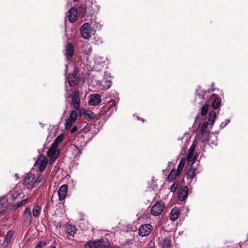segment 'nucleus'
Here are the masks:
<instances>
[{
	"label": "nucleus",
	"instance_id": "nucleus-1",
	"mask_svg": "<svg viewBox=\"0 0 248 248\" xmlns=\"http://www.w3.org/2000/svg\"><path fill=\"white\" fill-rule=\"evenodd\" d=\"M35 175L31 173L26 174L23 180V185L28 189H31L35 187Z\"/></svg>",
	"mask_w": 248,
	"mask_h": 248
},
{
	"label": "nucleus",
	"instance_id": "nucleus-2",
	"mask_svg": "<svg viewBox=\"0 0 248 248\" xmlns=\"http://www.w3.org/2000/svg\"><path fill=\"white\" fill-rule=\"evenodd\" d=\"M164 209V203L162 201L156 202L151 209V215L157 216L161 214Z\"/></svg>",
	"mask_w": 248,
	"mask_h": 248
},
{
	"label": "nucleus",
	"instance_id": "nucleus-3",
	"mask_svg": "<svg viewBox=\"0 0 248 248\" xmlns=\"http://www.w3.org/2000/svg\"><path fill=\"white\" fill-rule=\"evenodd\" d=\"M63 54L67 61H71L74 54V45L71 43H68L65 46Z\"/></svg>",
	"mask_w": 248,
	"mask_h": 248
},
{
	"label": "nucleus",
	"instance_id": "nucleus-4",
	"mask_svg": "<svg viewBox=\"0 0 248 248\" xmlns=\"http://www.w3.org/2000/svg\"><path fill=\"white\" fill-rule=\"evenodd\" d=\"M216 116L217 114L215 111L212 110L210 112L208 115V120L203 124L201 131H202V132L203 131H209L207 130L208 125H212L214 124Z\"/></svg>",
	"mask_w": 248,
	"mask_h": 248
},
{
	"label": "nucleus",
	"instance_id": "nucleus-5",
	"mask_svg": "<svg viewBox=\"0 0 248 248\" xmlns=\"http://www.w3.org/2000/svg\"><path fill=\"white\" fill-rule=\"evenodd\" d=\"M47 164V159L43 155H40L34 164V167L38 169L40 172L44 170Z\"/></svg>",
	"mask_w": 248,
	"mask_h": 248
},
{
	"label": "nucleus",
	"instance_id": "nucleus-6",
	"mask_svg": "<svg viewBox=\"0 0 248 248\" xmlns=\"http://www.w3.org/2000/svg\"><path fill=\"white\" fill-rule=\"evenodd\" d=\"M79 95V93L78 91H74L71 95L72 104L76 110H78L80 108V98Z\"/></svg>",
	"mask_w": 248,
	"mask_h": 248
},
{
	"label": "nucleus",
	"instance_id": "nucleus-7",
	"mask_svg": "<svg viewBox=\"0 0 248 248\" xmlns=\"http://www.w3.org/2000/svg\"><path fill=\"white\" fill-rule=\"evenodd\" d=\"M152 228L150 224L142 225L139 229V234L141 237L148 236L151 233Z\"/></svg>",
	"mask_w": 248,
	"mask_h": 248
},
{
	"label": "nucleus",
	"instance_id": "nucleus-8",
	"mask_svg": "<svg viewBox=\"0 0 248 248\" xmlns=\"http://www.w3.org/2000/svg\"><path fill=\"white\" fill-rule=\"evenodd\" d=\"M104 239H101L96 240H91L84 245L85 248H103V243Z\"/></svg>",
	"mask_w": 248,
	"mask_h": 248
},
{
	"label": "nucleus",
	"instance_id": "nucleus-9",
	"mask_svg": "<svg viewBox=\"0 0 248 248\" xmlns=\"http://www.w3.org/2000/svg\"><path fill=\"white\" fill-rule=\"evenodd\" d=\"M90 24L88 22L84 23L80 28L81 37L84 39H88L91 37L90 32Z\"/></svg>",
	"mask_w": 248,
	"mask_h": 248
},
{
	"label": "nucleus",
	"instance_id": "nucleus-10",
	"mask_svg": "<svg viewBox=\"0 0 248 248\" xmlns=\"http://www.w3.org/2000/svg\"><path fill=\"white\" fill-rule=\"evenodd\" d=\"M86 8L88 14L91 16H93L95 14L97 13L99 9V6L94 2L90 3L86 6Z\"/></svg>",
	"mask_w": 248,
	"mask_h": 248
},
{
	"label": "nucleus",
	"instance_id": "nucleus-11",
	"mask_svg": "<svg viewBox=\"0 0 248 248\" xmlns=\"http://www.w3.org/2000/svg\"><path fill=\"white\" fill-rule=\"evenodd\" d=\"M67 17L70 22H75L78 18L77 9L75 7H71L68 12Z\"/></svg>",
	"mask_w": 248,
	"mask_h": 248
},
{
	"label": "nucleus",
	"instance_id": "nucleus-12",
	"mask_svg": "<svg viewBox=\"0 0 248 248\" xmlns=\"http://www.w3.org/2000/svg\"><path fill=\"white\" fill-rule=\"evenodd\" d=\"M103 112L106 113H108V115H110L114 110H116L115 105L114 102H109L107 105L104 106L102 108Z\"/></svg>",
	"mask_w": 248,
	"mask_h": 248
},
{
	"label": "nucleus",
	"instance_id": "nucleus-13",
	"mask_svg": "<svg viewBox=\"0 0 248 248\" xmlns=\"http://www.w3.org/2000/svg\"><path fill=\"white\" fill-rule=\"evenodd\" d=\"M188 189L187 186L178 188V198L180 201H184L187 197Z\"/></svg>",
	"mask_w": 248,
	"mask_h": 248
},
{
	"label": "nucleus",
	"instance_id": "nucleus-14",
	"mask_svg": "<svg viewBox=\"0 0 248 248\" xmlns=\"http://www.w3.org/2000/svg\"><path fill=\"white\" fill-rule=\"evenodd\" d=\"M67 193V186L66 185H62L58 191L59 199L60 201L65 199Z\"/></svg>",
	"mask_w": 248,
	"mask_h": 248
},
{
	"label": "nucleus",
	"instance_id": "nucleus-15",
	"mask_svg": "<svg viewBox=\"0 0 248 248\" xmlns=\"http://www.w3.org/2000/svg\"><path fill=\"white\" fill-rule=\"evenodd\" d=\"M56 149L51 147V149L47 152V156L50 158V163L55 161L59 156V151H57Z\"/></svg>",
	"mask_w": 248,
	"mask_h": 248
},
{
	"label": "nucleus",
	"instance_id": "nucleus-16",
	"mask_svg": "<svg viewBox=\"0 0 248 248\" xmlns=\"http://www.w3.org/2000/svg\"><path fill=\"white\" fill-rule=\"evenodd\" d=\"M101 101V97L98 94H93L90 96L89 104L92 106L98 105Z\"/></svg>",
	"mask_w": 248,
	"mask_h": 248
},
{
	"label": "nucleus",
	"instance_id": "nucleus-17",
	"mask_svg": "<svg viewBox=\"0 0 248 248\" xmlns=\"http://www.w3.org/2000/svg\"><path fill=\"white\" fill-rule=\"evenodd\" d=\"M180 211L178 207H174L170 213V219L173 221L176 220L178 217Z\"/></svg>",
	"mask_w": 248,
	"mask_h": 248
},
{
	"label": "nucleus",
	"instance_id": "nucleus-18",
	"mask_svg": "<svg viewBox=\"0 0 248 248\" xmlns=\"http://www.w3.org/2000/svg\"><path fill=\"white\" fill-rule=\"evenodd\" d=\"M213 96H215V98L212 103V107L214 109H217L220 106L221 103V99L220 97H218L216 94H213Z\"/></svg>",
	"mask_w": 248,
	"mask_h": 248
},
{
	"label": "nucleus",
	"instance_id": "nucleus-19",
	"mask_svg": "<svg viewBox=\"0 0 248 248\" xmlns=\"http://www.w3.org/2000/svg\"><path fill=\"white\" fill-rule=\"evenodd\" d=\"M197 154L188 153L187 155V165L189 166H192L195 162Z\"/></svg>",
	"mask_w": 248,
	"mask_h": 248
},
{
	"label": "nucleus",
	"instance_id": "nucleus-20",
	"mask_svg": "<svg viewBox=\"0 0 248 248\" xmlns=\"http://www.w3.org/2000/svg\"><path fill=\"white\" fill-rule=\"evenodd\" d=\"M67 80L71 87L75 86L77 84V79L76 76L74 73L69 74L67 77Z\"/></svg>",
	"mask_w": 248,
	"mask_h": 248
},
{
	"label": "nucleus",
	"instance_id": "nucleus-21",
	"mask_svg": "<svg viewBox=\"0 0 248 248\" xmlns=\"http://www.w3.org/2000/svg\"><path fill=\"white\" fill-rule=\"evenodd\" d=\"M66 231L67 233L72 237H74L76 233L77 229L75 226L68 224L66 227Z\"/></svg>",
	"mask_w": 248,
	"mask_h": 248
},
{
	"label": "nucleus",
	"instance_id": "nucleus-22",
	"mask_svg": "<svg viewBox=\"0 0 248 248\" xmlns=\"http://www.w3.org/2000/svg\"><path fill=\"white\" fill-rule=\"evenodd\" d=\"M180 174H177V171L176 169H172L169 174L167 180L169 182H173L176 178L177 176H179Z\"/></svg>",
	"mask_w": 248,
	"mask_h": 248
},
{
	"label": "nucleus",
	"instance_id": "nucleus-23",
	"mask_svg": "<svg viewBox=\"0 0 248 248\" xmlns=\"http://www.w3.org/2000/svg\"><path fill=\"white\" fill-rule=\"evenodd\" d=\"M83 114L85 118L88 120L93 119L95 116L93 112L88 109H84Z\"/></svg>",
	"mask_w": 248,
	"mask_h": 248
},
{
	"label": "nucleus",
	"instance_id": "nucleus-24",
	"mask_svg": "<svg viewBox=\"0 0 248 248\" xmlns=\"http://www.w3.org/2000/svg\"><path fill=\"white\" fill-rule=\"evenodd\" d=\"M200 133L201 135V138L202 142L210 140V138H212L209 131H203V132L202 131H200Z\"/></svg>",
	"mask_w": 248,
	"mask_h": 248
},
{
	"label": "nucleus",
	"instance_id": "nucleus-25",
	"mask_svg": "<svg viewBox=\"0 0 248 248\" xmlns=\"http://www.w3.org/2000/svg\"><path fill=\"white\" fill-rule=\"evenodd\" d=\"M86 14H88L86 6L81 5L77 9V15H78L80 17H83Z\"/></svg>",
	"mask_w": 248,
	"mask_h": 248
},
{
	"label": "nucleus",
	"instance_id": "nucleus-26",
	"mask_svg": "<svg viewBox=\"0 0 248 248\" xmlns=\"http://www.w3.org/2000/svg\"><path fill=\"white\" fill-rule=\"evenodd\" d=\"M196 169L192 166H189L186 173V176L187 179H192L195 176Z\"/></svg>",
	"mask_w": 248,
	"mask_h": 248
},
{
	"label": "nucleus",
	"instance_id": "nucleus-27",
	"mask_svg": "<svg viewBox=\"0 0 248 248\" xmlns=\"http://www.w3.org/2000/svg\"><path fill=\"white\" fill-rule=\"evenodd\" d=\"M160 245L162 248H171V241L170 239L166 237L162 240Z\"/></svg>",
	"mask_w": 248,
	"mask_h": 248
},
{
	"label": "nucleus",
	"instance_id": "nucleus-28",
	"mask_svg": "<svg viewBox=\"0 0 248 248\" xmlns=\"http://www.w3.org/2000/svg\"><path fill=\"white\" fill-rule=\"evenodd\" d=\"M46 181V178L44 175L40 174L35 179V187H37L41 183H45Z\"/></svg>",
	"mask_w": 248,
	"mask_h": 248
},
{
	"label": "nucleus",
	"instance_id": "nucleus-29",
	"mask_svg": "<svg viewBox=\"0 0 248 248\" xmlns=\"http://www.w3.org/2000/svg\"><path fill=\"white\" fill-rule=\"evenodd\" d=\"M63 139V135L61 134L58 136L56 139L53 142V143L51 144V147L53 148H57L58 147V144L61 143Z\"/></svg>",
	"mask_w": 248,
	"mask_h": 248
},
{
	"label": "nucleus",
	"instance_id": "nucleus-30",
	"mask_svg": "<svg viewBox=\"0 0 248 248\" xmlns=\"http://www.w3.org/2000/svg\"><path fill=\"white\" fill-rule=\"evenodd\" d=\"M185 162H186V160L184 158L181 160V161H180V162L178 165L177 169L176 170V171H177V174H181V173L183 170V169L184 167Z\"/></svg>",
	"mask_w": 248,
	"mask_h": 248
},
{
	"label": "nucleus",
	"instance_id": "nucleus-31",
	"mask_svg": "<svg viewBox=\"0 0 248 248\" xmlns=\"http://www.w3.org/2000/svg\"><path fill=\"white\" fill-rule=\"evenodd\" d=\"M40 210L41 208L40 206L36 205H34L32 209L33 216L34 217H37L39 215Z\"/></svg>",
	"mask_w": 248,
	"mask_h": 248
},
{
	"label": "nucleus",
	"instance_id": "nucleus-32",
	"mask_svg": "<svg viewBox=\"0 0 248 248\" xmlns=\"http://www.w3.org/2000/svg\"><path fill=\"white\" fill-rule=\"evenodd\" d=\"M120 248L119 247L116 245H111L110 243L106 240V241L104 240V242L103 243V248Z\"/></svg>",
	"mask_w": 248,
	"mask_h": 248
},
{
	"label": "nucleus",
	"instance_id": "nucleus-33",
	"mask_svg": "<svg viewBox=\"0 0 248 248\" xmlns=\"http://www.w3.org/2000/svg\"><path fill=\"white\" fill-rule=\"evenodd\" d=\"M209 108L208 104H204L201 110V115L202 116H204L207 113Z\"/></svg>",
	"mask_w": 248,
	"mask_h": 248
},
{
	"label": "nucleus",
	"instance_id": "nucleus-34",
	"mask_svg": "<svg viewBox=\"0 0 248 248\" xmlns=\"http://www.w3.org/2000/svg\"><path fill=\"white\" fill-rule=\"evenodd\" d=\"M14 231H8L6 236L4 238V241L7 243H8L9 242H10L12 236L14 235Z\"/></svg>",
	"mask_w": 248,
	"mask_h": 248
},
{
	"label": "nucleus",
	"instance_id": "nucleus-35",
	"mask_svg": "<svg viewBox=\"0 0 248 248\" xmlns=\"http://www.w3.org/2000/svg\"><path fill=\"white\" fill-rule=\"evenodd\" d=\"M74 147L75 148V149H74V152L76 154V155L79 156L81 154V152L82 150V147H81L80 148L78 147L77 142L75 143Z\"/></svg>",
	"mask_w": 248,
	"mask_h": 248
},
{
	"label": "nucleus",
	"instance_id": "nucleus-36",
	"mask_svg": "<svg viewBox=\"0 0 248 248\" xmlns=\"http://www.w3.org/2000/svg\"><path fill=\"white\" fill-rule=\"evenodd\" d=\"M77 117V113L75 110H72L70 114L69 118L68 119L72 120L73 122H75Z\"/></svg>",
	"mask_w": 248,
	"mask_h": 248
},
{
	"label": "nucleus",
	"instance_id": "nucleus-37",
	"mask_svg": "<svg viewBox=\"0 0 248 248\" xmlns=\"http://www.w3.org/2000/svg\"><path fill=\"white\" fill-rule=\"evenodd\" d=\"M74 122H73L72 120H70L68 119H66L65 123V129H69L71 127L73 123Z\"/></svg>",
	"mask_w": 248,
	"mask_h": 248
},
{
	"label": "nucleus",
	"instance_id": "nucleus-38",
	"mask_svg": "<svg viewBox=\"0 0 248 248\" xmlns=\"http://www.w3.org/2000/svg\"><path fill=\"white\" fill-rule=\"evenodd\" d=\"M23 218L24 221L26 222L31 223V215H24Z\"/></svg>",
	"mask_w": 248,
	"mask_h": 248
},
{
	"label": "nucleus",
	"instance_id": "nucleus-39",
	"mask_svg": "<svg viewBox=\"0 0 248 248\" xmlns=\"http://www.w3.org/2000/svg\"><path fill=\"white\" fill-rule=\"evenodd\" d=\"M178 186V184L177 183H173L170 187L171 192H174L176 191Z\"/></svg>",
	"mask_w": 248,
	"mask_h": 248
},
{
	"label": "nucleus",
	"instance_id": "nucleus-40",
	"mask_svg": "<svg viewBox=\"0 0 248 248\" xmlns=\"http://www.w3.org/2000/svg\"><path fill=\"white\" fill-rule=\"evenodd\" d=\"M46 245V242L40 241L37 244V245L35 247V248H43Z\"/></svg>",
	"mask_w": 248,
	"mask_h": 248
},
{
	"label": "nucleus",
	"instance_id": "nucleus-41",
	"mask_svg": "<svg viewBox=\"0 0 248 248\" xmlns=\"http://www.w3.org/2000/svg\"><path fill=\"white\" fill-rule=\"evenodd\" d=\"M230 121L229 119H226L224 122L221 123L219 125L220 128L222 129L224 128L229 123Z\"/></svg>",
	"mask_w": 248,
	"mask_h": 248
},
{
	"label": "nucleus",
	"instance_id": "nucleus-42",
	"mask_svg": "<svg viewBox=\"0 0 248 248\" xmlns=\"http://www.w3.org/2000/svg\"><path fill=\"white\" fill-rule=\"evenodd\" d=\"M28 202V200L26 199H24L23 200H22L21 202H20L18 203L17 204L18 205V206L20 207H21L24 205H25Z\"/></svg>",
	"mask_w": 248,
	"mask_h": 248
},
{
	"label": "nucleus",
	"instance_id": "nucleus-43",
	"mask_svg": "<svg viewBox=\"0 0 248 248\" xmlns=\"http://www.w3.org/2000/svg\"><path fill=\"white\" fill-rule=\"evenodd\" d=\"M78 128L77 126H74L71 130V133L72 134H75L76 133L78 132Z\"/></svg>",
	"mask_w": 248,
	"mask_h": 248
},
{
	"label": "nucleus",
	"instance_id": "nucleus-44",
	"mask_svg": "<svg viewBox=\"0 0 248 248\" xmlns=\"http://www.w3.org/2000/svg\"><path fill=\"white\" fill-rule=\"evenodd\" d=\"M195 146L194 145H192L190 149H189V152L188 153H191V154H197V153L195 152L194 151H195Z\"/></svg>",
	"mask_w": 248,
	"mask_h": 248
},
{
	"label": "nucleus",
	"instance_id": "nucleus-45",
	"mask_svg": "<svg viewBox=\"0 0 248 248\" xmlns=\"http://www.w3.org/2000/svg\"><path fill=\"white\" fill-rule=\"evenodd\" d=\"M212 135L214 136V138L215 139L212 140V141H211V143L212 144L215 145H217V137L216 136H214L213 133H212Z\"/></svg>",
	"mask_w": 248,
	"mask_h": 248
},
{
	"label": "nucleus",
	"instance_id": "nucleus-46",
	"mask_svg": "<svg viewBox=\"0 0 248 248\" xmlns=\"http://www.w3.org/2000/svg\"><path fill=\"white\" fill-rule=\"evenodd\" d=\"M24 215H31L30 208L27 207L26 208Z\"/></svg>",
	"mask_w": 248,
	"mask_h": 248
},
{
	"label": "nucleus",
	"instance_id": "nucleus-47",
	"mask_svg": "<svg viewBox=\"0 0 248 248\" xmlns=\"http://www.w3.org/2000/svg\"><path fill=\"white\" fill-rule=\"evenodd\" d=\"M0 206L1 208H3L2 211H0V213H2V212L6 208V205L4 203H1L0 204Z\"/></svg>",
	"mask_w": 248,
	"mask_h": 248
},
{
	"label": "nucleus",
	"instance_id": "nucleus-48",
	"mask_svg": "<svg viewBox=\"0 0 248 248\" xmlns=\"http://www.w3.org/2000/svg\"><path fill=\"white\" fill-rule=\"evenodd\" d=\"M12 207H13V209H14L15 210H16L17 209H18L19 207V206H18L17 204L13 205Z\"/></svg>",
	"mask_w": 248,
	"mask_h": 248
},
{
	"label": "nucleus",
	"instance_id": "nucleus-49",
	"mask_svg": "<svg viewBox=\"0 0 248 248\" xmlns=\"http://www.w3.org/2000/svg\"><path fill=\"white\" fill-rule=\"evenodd\" d=\"M197 95L201 99L204 98V95L201 93H197Z\"/></svg>",
	"mask_w": 248,
	"mask_h": 248
},
{
	"label": "nucleus",
	"instance_id": "nucleus-50",
	"mask_svg": "<svg viewBox=\"0 0 248 248\" xmlns=\"http://www.w3.org/2000/svg\"><path fill=\"white\" fill-rule=\"evenodd\" d=\"M214 85H215V83L214 82H213L212 83V89H211L212 92H214L215 91V89L213 88Z\"/></svg>",
	"mask_w": 248,
	"mask_h": 248
},
{
	"label": "nucleus",
	"instance_id": "nucleus-51",
	"mask_svg": "<svg viewBox=\"0 0 248 248\" xmlns=\"http://www.w3.org/2000/svg\"><path fill=\"white\" fill-rule=\"evenodd\" d=\"M92 52V48L91 47H90L89 49H88V54H89L90 53H91Z\"/></svg>",
	"mask_w": 248,
	"mask_h": 248
},
{
	"label": "nucleus",
	"instance_id": "nucleus-52",
	"mask_svg": "<svg viewBox=\"0 0 248 248\" xmlns=\"http://www.w3.org/2000/svg\"><path fill=\"white\" fill-rule=\"evenodd\" d=\"M138 119L139 120L141 121L142 122H144V119H142V118H140L138 117Z\"/></svg>",
	"mask_w": 248,
	"mask_h": 248
},
{
	"label": "nucleus",
	"instance_id": "nucleus-53",
	"mask_svg": "<svg viewBox=\"0 0 248 248\" xmlns=\"http://www.w3.org/2000/svg\"><path fill=\"white\" fill-rule=\"evenodd\" d=\"M199 115L198 114V115H197V116L196 117L195 121H197L198 119H199Z\"/></svg>",
	"mask_w": 248,
	"mask_h": 248
},
{
	"label": "nucleus",
	"instance_id": "nucleus-54",
	"mask_svg": "<svg viewBox=\"0 0 248 248\" xmlns=\"http://www.w3.org/2000/svg\"><path fill=\"white\" fill-rule=\"evenodd\" d=\"M50 248H56L55 246H51Z\"/></svg>",
	"mask_w": 248,
	"mask_h": 248
},
{
	"label": "nucleus",
	"instance_id": "nucleus-55",
	"mask_svg": "<svg viewBox=\"0 0 248 248\" xmlns=\"http://www.w3.org/2000/svg\"><path fill=\"white\" fill-rule=\"evenodd\" d=\"M74 2H78L79 0H73Z\"/></svg>",
	"mask_w": 248,
	"mask_h": 248
}]
</instances>
